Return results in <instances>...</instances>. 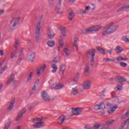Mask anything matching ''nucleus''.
I'll return each instance as SVG.
<instances>
[{"label": "nucleus", "mask_w": 129, "mask_h": 129, "mask_svg": "<svg viewBox=\"0 0 129 129\" xmlns=\"http://www.w3.org/2000/svg\"><path fill=\"white\" fill-rule=\"evenodd\" d=\"M96 53V50L95 49H91L86 52V57L90 58V66L92 67L94 66V57H95Z\"/></svg>", "instance_id": "1"}, {"label": "nucleus", "mask_w": 129, "mask_h": 129, "mask_svg": "<svg viewBox=\"0 0 129 129\" xmlns=\"http://www.w3.org/2000/svg\"><path fill=\"white\" fill-rule=\"evenodd\" d=\"M41 22L39 21L36 24L35 28V41L38 43L40 41V36H41Z\"/></svg>", "instance_id": "2"}, {"label": "nucleus", "mask_w": 129, "mask_h": 129, "mask_svg": "<svg viewBox=\"0 0 129 129\" xmlns=\"http://www.w3.org/2000/svg\"><path fill=\"white\" fill-rule=\"evenodd\" d=\"M118 29V26L116 25L112 28L110 27L108 28H106L105 31H104L102 33V36H106V35H109V34H112V33H114L115 31H116V29Z\"/></svg>", "instance_id": "3"}, {"label": "nucleus", "mask_w": 129, "mask_h": 129, "mask_svg": "<svg viewBox=\"0 0 129 129\" xmlns=\"http://www.w3.org/2000/svg\"><path fill=\"white\" fill-rule=\"evenodd\" d=\"M103 106L104 107V108H106L107 109H110V108H111V109L109 111V113L115 111V109L117 108V105H115L113 107L112 104L108 102H106V103L103 102Z\"/></svg>", "instance_id": "4"}, {"label": "nucleus", "mask_w": 129, "mask_h": 129, "mask_svg": "<svg viewBox=\"0 0 129 129\" xmlns=\"http://www.w3.org/2000/svg\"><path fill=\"white\" fill-rule=\"evenodd\" d=\"M41 97L44 101H46V102H49V101H51V98H50V96L48 95V93L44 91H42L41 94Z\"/></svg>", "instance_id": "5"}, {"label": "nucleus", "mask_w": 129, "mask_h": 129, "mask_svg": "<svg viewBox=\"0 0 129 129\" xmlns=\"http://www.w3.org/2000/svg\"><path fill=\"white\" fill-rule=\"evenodd\" d=\"M20 21H21V17H12L10 23L13 24V23L14 22V24L12 25V27H13V28H15L17 27V25L19 24V23H20Z\"/></svg>", "instance_id": "6"}, {"label": "nucleus", "mask_w": 129, "mask_h": 129, "mask_svg": "<svg viewBox=\"0 0 129 129\" xmlns=\"http://www.w3.org/2000/svg\"><path fill=\"white\" fill-rule=\"evenodd\" d=\"M65 120H66V116L62 114L57 118V123L58 124H63Z\"/></svg>", "instance_id": "7"}, {"label": "nucleus", "mask_w": 129, "mask_h": 129, "mask_svg": "<svg viewBox=\"0 0 129 129\" xmlns=\"http://www.w3.org/2000/svg\"><path fill=\"white\" fill-rule=\"evenodd\" d=\"M62 4V0H59L56 4V6L55 9V11L57 14H62L61 11H60L61 9V4Z\"/></svg>", "instance_id": "8"}, {"label": "nucleus", "mask_w": 129, "mask_h": 129, "mask_svg": "<svg viewBox=\"0 0 129 129\" xmlns=\"http://www.w3.org/2000/svg\"><path fill=\"white\" fill-rule=\"evenodd\" d=\"M75 17V13H74V11L73 10L70 9L69 10V20L71 22L73 20V19H74V17Z\"/></svg>", "instance_id": "9"}, {"label": "nucleus", "mask_w": 129, "mask_h": 129, "mask_svg": "<svg viewBox=\"0 0 129 129\" xmlns=\"http://www.w3.org/2000/svg\"><path fill=\"white\" fill-rule=\"evenodd\" d=\"M26 108H23L20 110V111L18 113V116L16 118V120L17 121L20 120V119L22 118V117L23 116L24 113L26 112Z\"/></svg>", "instance_id": "10"}, {"label": "nucleus", "mask_w": 129, "mask_h": 129, "mask_svg": "<svg viewBox=\"0 0 129 129\" xmlns=\"http://www.w3.org/2000/svg\"><path fill=\"white\" fill-rule=\"evenodd\" d=\"M47 35L49 40H52L55 37V33L53 30L49 29L47 30Z\"/></svg>", "instance_id": "11"}, {"label": "nucleus", "mask_w": 129, "mask_h": 129, "mask_svg": "<svg viewBox=\"0 0 129 129\" xmlns=\"http://www.w3.org/2000/svg\"><path fill=\"white\" fill-rule=\"evenodd\" d=\"M91 87V82L90 81H85L83 85V89H89Z\"/></svg>", "instance_id": "12"}, {"label": "nucleus", "mask_w": 129, "mask_h": 129, "mask_svg": "<svg viewBox=\"0 0 129 129\" xmlns=\"http://www.w3.org/2000/svg\"><path fill=\"white\" fill-rule=\"evenodd\" d=\"M15 74L12 73L9 77L8 80L7 82V85H9L12 83V82H16V80L14 79V77H15Z\"/></svg>", "instance_id": "13"}, {"label": "nucleus", "mask_w": 129, "mask_h": 129, "mask_svg": "<svg viewBox=\"0 0 129 129\" xmlns=\"http://www.w3.org/2000/svg\"><path fill=\"white\" fill-rule=\"evenodd\" d=\"M72 110L73 111V115H80L81 113L80 108H72Z\"/></svg>", "instance_id": "14"}, {"label": "nucleus", "mask_w": 129, "mask_h": 129, "mask_svg": "<svg viewBox=\"0 0 129 129\" xmlns=\"http://www.w3.org/2000/svg\"><path fill=\"white\" fill-rule=\"evenodd\" d=\"M36 58V52H33L28 56V61L29 62H33Z\"/></svg>", "instance_id": "15"}, {"label": "nucleus", "mask_w": 129, "mask_h": 129, "mask_svg": "<svg viewBox=\"0 0 129 129\" xmlns=\"http://www.w3.org/2000/svg\"><path fill=\"white\" fill-rule=\"evenodd\" d=\"M125 81H126V79L121 76H118L116 79V82H118V83H120V82H125Z\"/></svg>", "instance_id": "16"}, {"label": "nucleus", "mask_w": 129, "mask_h": 129, "mask_svg": "<svg viewBox=\"0 0 129 129\" xmlns=\"http://www.w3.org/2000/svg\"><path fill=\"white\" fill-rule=\"evenodd\" d=\"M35 123V124L33 125V126L35 128H39V127H42V126L45 125V123L43 122H36V123Z\"/></svg>", "instance_id": "17"}, {"label": "nucleus", "mask_w": 129, "mask_h": 129, "mask_svg": "<svg viewBox=\"0 0 129 129\" xmlns=\"http://www.w3.org/2000/svg\"><path fill=\"white\" fill-rule=\"evenodd\" d=\"M65 70H66V64H62L60 65L59 67V71L60 75H63L64 74V72H65Z\"/></svg>", "instance_id": "18"}, {"label": "nucleus", "mask_w": 129, "mask_h": 129, "mask_svg": "<svg viewBox=\"0 0 129 129\" xmlns=\"http://www.w3.org/2000/svg\"><path fill=\"white\" fill-rule=\"evenodd\" d=\"M78 41H79L78 37L74 38V47L76 48V51H78Z\"/></svg>", "instance_id": "19"}, {"label": "nucleus", "mask_w": 129, "mask_h": 129, "mask_svg": "<svg viewBox=\"0 0 129 129\" xmlns=\"http://www.w3.org/2000/svg\"><path fill=\"white\" fill-rule=\"evenodd\" d=\"M63 85H60V84H56L55 86H53V87H51V89L53 90L61 89V88H63Z\"/></svg>", "instance_id": "20"}, {"label": "nucleus", "mask_w": 129, "mask_h": 129, "mask_svg": "<svg viewBox=\"0 0 129 129\" xmlns=\"http://www.w3.org/2000/svg\"><path fill=\"white\" fill-rule=\"evenodd\" d=\"M15 103H16V100L13 99L10 102V104L9 105V106L8 107V110L11 111L14 108V105H15Z\"/></svg>", "instance_id": "21"}, {"label": "nucleus", "mask_w": 129, "mask_h": 129, "mask_svg": "<svg viewBox=\"0 0 129 129\" xmlns=\"http://www.w3.org/2000/svg\"><path fill=\"white\" fill-rule=\"evenodd\" d=\"M46 69V64H44L43 67H41L39 71H37L36 74L38 76H40L41 75V73H43L44 72V71Z\"/></svg>", "instance_id": "22"}, {"label": "nucleus", "mask_w": 129, "mask_h": 129, "mask_svg": "<svg viewBox=\"0 0 129 129\" xmlns=\"http://www.w3.org/2000/svg\"><path fill=\"white\" fill-rule=\"evenodd\" d=\"M103 102L100 103L99 105L97 104L95 105L94 109L95 110H99V109H103Z\"/></svg>", "instance_id": "23"}, {"label": "nucleus", "mask_w": 129, "mask_h": 129, "mask_svg": "<svg viewBox=\"0 0 129 129\" xmlns=\"http://www.w3.org/2000/svg\"><path fill=\"white\" fill-rule=\"evenodd\" d=\"M96 49L100 54H102V55H106V53L105 52V50H104L101 47L96 46Z\"/></svg>", "instance_id": "24"}, {"label": "nucleus", "mask_w": 129, "mask_h": 129, "mask_svg": "<svg viewBox=\"0 0 129 129\" xmlns=\"http://www.w3.org/2000/svg\"><path fill=\"white\" fill-rule=\"evenodd\" d=\"M93 32H97L99 31V30H101L102 29V26H100L99 25H96L95 26L91 27Z\"/></svg>", "instance_id": "25"}, {"label": "nucleus", "mask_w": 129, "mask_h": 129, "mask_svg": "<svg viewBox=\"0 0 129 129\" xmlns=\"http://www.w3.org/2000/svg\"><path fill=\"white\" fill-rule=\"evenodd\" d=\"M60 30L62 37H66V32H67V29H66V28L61 27L60 28Z\"/></svg>", "instance_id": "26"}, {"label": "nucleus", "mask_w": 129, "mask_h": 129, "mask_svg": "<svg viewBox=\"0 0 129 129\" xmlns=\"http://www.w3.org/2000/svg\"><path fill=\"white\" fill-rule=\"evenodd\" d=\"M33 75H34V73H33V72H31L29 73L26 79V82L27 83L28 82H30V81H32V78L33 77Z\"/></svg>", "instance_id": "27"}, {"label": "nucleus", "mask_w": 129, "mask_h": 129, "mask_svg": "<svg viewBox=\"0 0 129 129\" xmlns=\"http://www.w3.org/2000/svg\"><path fill=\"white\" fill-rule=\"evenodd\" d=\"M42 120H43V117H42V116H41L40 117H37L36 118H33V122L34 123H37V122L42 121Z\"/></svg>", "instance_id": "28"}, {"label": "nucleus", "mask_w": 129, "mask_h": 129, "mask_svg": "<svg viewBox=\"0 0 129 129\" xmlns=\"http://www.w3.org/2000/svg\"><path fill=\"white\" fill-rule=\"evenodd\" d=\"M51 67L52 69V70L51 71L52 73H56L57 70H58V67H57V65L52 64H51Z\"/></svg>", "instance_id": "29"}, {"label": "nucleus", "mask_w": 129, "mask_h": 129, "mask_svg": "<svg viewBox=\"0 0 129 129\" xmlns=\"http://www.w3.org/2000/svg\"><path fill=\"white\" fill-rule=\"evenodd\" d=\"M115 60H116V61H117V62H119V61H127V60H128V59L126 57H123L121 56H119L118 57H117L116 58H115Z\"/></svg>", "instance_id": "30"}, {"label": "nucleus", "mask_w": 129, "mask_h": 129, "mask_svg": "<svg viewBox=\"0 0 129 129\" xmlns=\"http://www.w3.org/2000/svg\"><path fill=\"white\" fill-rule=\"evenodd\" d=\"M92 32H93V30L92 27L82 30V32L85 33L86 34H90V33H92Z\"/></svg>", "instance_id": "31"}, {"label": "nucleus", "mask_w": 129, "mask_h": 129, "mask_svg": "<svg viewBox=\"0 0 129 129\" xmlns=\"http://www.w3.org/2000/svg\"><path fill=\"white\" fill-rule=\"evenodd\" d=\"M115 51L116 52V53H120V52H122V51H123V49L122 47H121V46L118 45L116 47Z\"/></svg>", "instance_id": "32"}, {"label": "nucleus", "mask_w": 129, "mask_h": 129, "mask_svg": "<svg viewBox=\"0 0 129 129\" xmlns=\"http://www.w3.org/2000/svg\"><path fill=\"white\" fill-rule=\"evenodd\" d=\"M63 41H64V36H60L59 38V43L61 47H63V46H64Z\"/></svg>", "instance_id": "33"}, {"label": "nucleus", "mask_w": 129, "mask_h": 129, "mask_svg": "<svg viewBox=\"0 0 129 129\" xmlns=\"http://www.w3.org/2000/svg\"><path fill=\"white\" fill-rule=\"evenodd\" d=\"M47 45H48V47H52L53 46H55V41L53 40L48 41L47 42Z\"/></svg>", "instance_id": "34"}, {"label": "nucleus", "mask_w": 129, "mask_h": 129, "mask_svg": "<svg viewBox=\"0 0 129 129\" xmlns=\"http://www.w3.org/2000/svg\"><path fill=\"white\" fill-rule=\"evenodd\" d=\"M129 123V119H127L122 124V125L121 126V127L120 128V129H123L124 128V126H125V125H127V124H128Z\"/></svg>", "instance_id": "35"}, {"label": "nucleus", "mask_w": 129, "mask_h": 129, "mask_svg": "<svg viewBox=\"0 0 129 129\" xmlns=\"http://www.w3.org/2000/svg\"><path fill=\"white\" fill-rule=\"evenodd\" d=\"M63 52L67 57H69V56H70V53H69V49L65 48L63 50Z\"/></svg>", "instance_id": "36"}, {"label": "nucleus", "mask_w": 129, "mask_h": 129, "mask_svg": "<svg viewBox=\"0 0 129 129\" xmlns=\"http://www.w3.org/2000/svg\"><path fill=\"white\" fill-rule=\"evenodd\" d=\"M84 73L85 75H87L89 73V66H86Z\"/></svg>", "instance_id": "37"}, {"label": "nucleus", "mask_w": 129, "mask_h": 129, "mask_svg": "<svg viewBox=\"0 0 129 129\" xmlns=\"http://www.w3.org/2000/svg\"><path fill=\"white\" fill-rule=\"evenodd\" d=\"M114 121H115V120L111 119L106 122V125H107V126H109V125H111V124H112V123H113Z\"/></svg>", "instance_id": "38"}, {"label": "nucleus", "mask_w": 129, "mask_h": 129, "mask_svg": "<svg viewBox=\"0 0 129 129\" xmlns=\"http://www.w3.org/2000/svg\"><path fill=\"white\" fill-rule=\"evenodd\" d=\"M71 94H72L73 95H76V94H78V91L75 88H73Z\"/></svg>", "instance_id": "39"}, {"label": "nucleus", "mask_w": 129, "mask_h": 129, "mask_svg": "<svg viewBox=\"0 0 129 129\" xmlns=\"http://www.w3.org/2000/svg\"><path fill=\"white\" fill-rule=\"evenodd\" d=\"M122 85H123L122 83H121L120 85H117V87L116 88L117 91H121V89H122Z\"/></svg>", "instance_id": "40"}, {"label": "nucleus", "mask_w": 129, "mask_h": 129, "mask_svg": "<svg viewBox=\"0 0 129 129\" xmlns=\"http://www.w3.org/2000/svg\"><path fill=\"white\" fill-rule=\"evenodd\" d=\"M92 6L93 7V8H91V7L86 6L85 11L86 12V11H88L89 10H95V8L94 5H92Z\"/></svg>", "instance_id": "41"}, {"label": "nucleus", "mask_w": 129, "mask_h": 129, "mask_svg": "<svg viewBox=\"0 0 129 129\" xmlns=\"http://www.w3.org/2000/svg\"><path fill=\"white\" fill-rule=\"evenodd\" d=\"M119 65L121 67H123V68H125L126 66H127V63L123 62H120Z\"/></svg>", "instance_id": "42"}, {"label": "nucleus", "mask_w": 129, "mask_h": 129, "mask_svg": "<svg viewBox=\"0 0 129 129\" xmlns=\"http://www.w3.org/2000/svg\"><path fill=\"white\" fill-rule=\"evenodd\" d=\"M17 63L19 64L23 60V57L22 56L18 55L17 56Z\"/></svg>", "instance_id": "43"}, {"label": "nucleus", "mask_w": 129, "mask_h": 129, "mask_svg": "<svg viewBox=\"0 0 129 129\" xmlns=\"http://www.w3.org/2000/svg\"><path fill=\"white\" fill-rule=\"evenodd\" d=\"M124 9H129V5H126L123 6L121 9L118 10L117 12H121V11H122V10H124Z\"/></svg>", "instance_id": "44"}, {"label": "nucleus", "mask_w": 129, "mask_h": 129, "mask_svg": "<svg viewBox=\"0 0 129 129\" xmlns=\"http://www.w3.org/2000/svg\"><path fill=\"white\" fill-rule=\"evenodd\" d=\"M128 115H129V110H127L125 114L122 115L121 118L122 119H123V118H125V117H127Z\"/></svg>", "instance_id": "45"}, {"label": "nucleus", "mask_w": 129, "mask_h": 129, "mask_svg": "<svg viewBox=\"0 0 129 129\" xmlns=\"http://www.w3.org/2000/svg\"><path fill=\"white\" fill-rule=\"evenodd\" d=\"M24 48H22L20 49L18 56H23V55H24Z\"/></svg>", "instance_id": "46"}, {"label": "nucleus", "mask_w": 129, "mask_h": 129, "mask_svg": "<svg viewBox=\"0 0 129 129\" xmlns=\"http://www.w3.org/2000/svg\"><path fill=\"white\" fill-rule=\"evenodd\" d=\"M7 68H8V66H6L5 67H3V68H2L1 71H0V75H2V74H3V73H4V71H6V69H7Z\"/></svg>", "instance_id": "47"}, {"label": "nucleus", "mask_w": 129, "mask_h": 129, "mask_svg": "<svg viewBox=\"0 0 129 129\" xmlns=\"http://www.w3.org/2000/svg\"><path fill=\"white\" fill-rule=\"evenodd\" d=\"M113 25H114L113 22L107 25L106 27H104V30H105V29H107L108 28H111Z\"/></svg>", "instance_id": "48"}, {"label": "nucleus", "mask_w": 129, "mask_h": 129, "mask_svg": "<svg viewBox=\"0 0 129 129\" xmlns=\"http://www.w3.org/2000/svg\"><path fill=\"white\" fill-rule=\"evenodd\" d=\"M10 125H11V121L8 122L5 124V126L4 127V129H9V128L10 127Z\"/></svg>", "instance_id": "49"}, {"label": "nucleus", "mask_w": 129, "mask_h": 129, "mask_svg": "<svg viewBox=\"0 0 129 129\" xmlns=\"http://www.w3.org/2000/svg\"><path fill=\"white\" fill-rule=\"evenodd\" d=\"M104 61H105V62H114V61H115V59L107 58L106 59H104Z\"/></svg>", "instance_id": "50"}, {"label": "nucleus", "mask_w": 129, "mask_h": 129, "mask_svg": "<svg viewBox=\"0 0 129 129\" xmlns=\"http://www.w3.org/2000/svg\"><path fill=\"white\" fill-rule=\"evenodd\" d=\"M122 40L124 41V42H126V43H129L128 38H126L125 36H124L122 38Z\"/></svg>", "instance_id": "51"}, {"label": "nucleus", "mask_w": 129, "mask_h": 129, "mask_svg": "<svg viewBox=\"0 0 129 129\" xmlns=\"http://www.w3.org/2000/svg\"><path fill=\"white\" fill-rule=\"evenodd\" d=\"M111 97H112V98H116L117 97V95H116V93H115V92H112Z\"/></svg>", "instance_id": "52"}, {"label": "nucleus", "mask_w": 129, "mask_h": 129, "mask_svg": "<svg viewBox=\"0 0 129 129\" xmlns=\"http://www.w3.org/2000/svg\"><path fill=\"white\" fill-rule=\"evenodd\" d=\"M16 54H17V52H16V51H15V52H12L10 56L11 59H13L14 58L15 56H16Z\"/></svg>", "instance_id": "53"}, {"label": "nucleus", "mask_w": 129, "mask_h": 129, "mask_svg": "<svg viewBox=\"0 0 129 129\" xmlns=\"http://www.w3.org/2000/svg\"><path fill=\"white\" fill-rule=\"evenodd\" d=\"M79 14L80 15H83L84 14H87V12L85 10H81L80 11Z\"/></svg>", "instance_id": "54"}, {"label": "nucleus", "mask_w": 129, "mask_h": 129, "mask_svg": "<svg viewBox=\"0 0 129 129\" xmlns=\"http://www.w3.org/2000/svg\"><path fill=\"white\" fill-rule=\"evenodd\" d=\"M55 0H49V5L50 6V7H52V5H53L54 4V1Z\"/></svg>", "instance_id": "55"}, {"label": "nucleus", "mask_w": 129, "mask_h": 129, "mask_svg": "<svg viewBox=\"0 0 129 129\" xmlns=\"http://www.w3.org/2000/svg\"><path fill=\"white\" fill-rule=\"evenodd\" d=\"M79 79V74H77L76 76L75 77L74 81H77V80H78Z\"/></svg>", "instance_id": "56"}, {"label": "nucleus", "mask_w": 129, "mask_h": 129, "mask_svg": "<svg viewBox=\"0 0 129 129\" xmlns=\"http://www.w3.org/2000/svg\"><path fill=\"white\" fill-rule=\"evenodd\" d=\"M76 1V0H68L69 4H70L71 5H73V4H74Z\"/></svg>", "instance_id": "57"}, {"label": "nucleus", "mask_w": 129, "mask_h": 129, "mask_svg": "<svg viewBox=\"0 0 129 129\" xmlns=\"http://www.w3.org/2000/svg\"><path fill=\"white\" fill-rule=\"evenodd\" d=\"M6 60H3L1 61V62H0V70H2V67L3 66V64H4V63H5Z\"/></svg>", "instance_id": "58"}, {"label": "nucleus", "mask_w": 129, "mask_h": 129, "mask_svg": "<svg viewBox=\"0 0 129 129\" xmlns=\"http://www.w3.org/2000/svg\"><path fill=\"white\" fill-rule=\"evenodd\" d=\"M85 129H91V128L89 126V125H85V127H84Z\"/></svg>", "instance_id": "59"}, {"label": "nucleus", "mask_w": 129, "mask_h": 129, "mask_svg": "<svg viewBox=\"0 0 129 129\" xmlns=\"http://www.w3.org/2000/svg\"><path fill=\"white\" fill-rule=\"evenodd\" d=\"M0 56H4V50H0Z\"/></svg>", "instance_id": "60"}, {"label": "nucleus", "mask_w": 129, "mask_h": 129, "mask_svg": "<svg viewBox=\"0 0 129 129\" xmlns=\"http://www.w3.org/2000/svg\"><path fill=\"white\" fill-rule=\"evenodd\" d=\"M63 47H61V45H60V46H57L56 49L57 50V51H58V52H59L61 48H62Z\"/></svg>", "instance_id": "61"}, {"label": "nucleus", "mask_w": 129, "mask_h": 129, "mask_svg": "<svg viewBox=\"0 0 129 129\" xmlns=\"http://www.w3.org/2000/svg\"><path fill=\"white\" fill-rule=\"evenodd\" d=\"M52 61L54 62V63H58V60H57L56 58H55Z\"/></svg>", "instance_id": "62"}, {"label": "nucleus", "mask_w": 129, "mask_h": 129, "mask_svg": "<svg viewBox=\"0 0 129 129\" xmlns=\"http://www.w3.org/2000/svg\"><path fill=\"white\" fill-rule=\"evenodd\" d=\"M19 45V42H16L15 43V45L14 46L15 48H17L18 47V46Z\"/></svg>", "instance_id": "63"}, {"label": "nucleus", "mask_w": 129, "mask_h": 129, "mask_svg": "<svg viewBox=\"0 0 129 129\" xmlns=\"http://www.w3.org/2000/svg\"><path fill=\"white\" fill-rule=\"evenodd\" d=\"M107 52L109 53L110 55H111V52H112V49H108L107 50Z\"/></svg>", "instance_id": "64"}]
</instances>
